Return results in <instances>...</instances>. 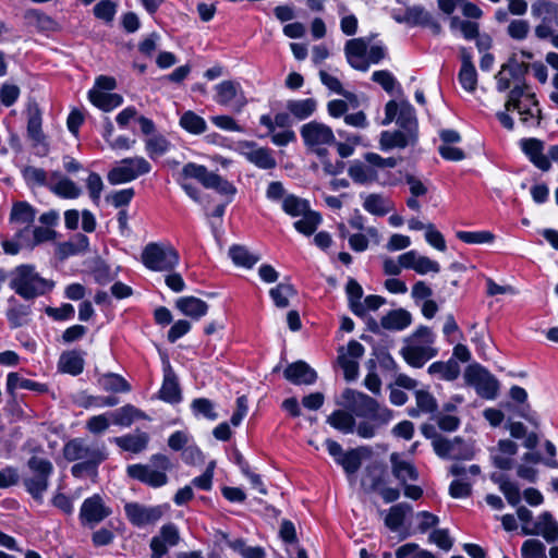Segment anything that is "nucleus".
Wrapping results in <instances>:
<instances>
[{
  "instance_id": "49",
  "label": "nucleus",
  "mask_w": 558,
  "mask_h": 558,
  "mask_svg": "<svg viewBox=\"0 0 558 558\" xmlns=\"http://www.w3.org/2000/svg\"><path fill=\"white\" fill-rule=\"evenodd\" d=\"M296 294V290L289 282H280L269 290V295L275 305L279 308H286L290 305L289 299Z\"/></svg>"
},
{
  "instance_id": "50",
  "label": "nucleus",
  "mask_w": 558,
  "mask_h": 558,
  "mask_svg": "<svg viewBox=\"0 0 558 558\" xmlns=\"http://www.w3.org/2000/svg\"><path fill=\"white\" fill-rule=\"evenodd\" d=\"M322 222V216L314 210H310L301 219L293 223L295 230L304 235H312Z\"/></svg>"
},
{
  "instance_id": "19",
  "label": "nucleus",
  "mask_w": 558,
  "mask_h": 558,
  "mask_svg": "<svg viewBox=\"0 0 558 558\" xmlns=\"http://www.w3.org/2000/svg\"><path fill=\"white\" fill-rule=\"evenodd\" d=\"M128 520L137 527L155 524L163 512L160 506H144L138 502H128L124 506Z\"/></svg>"
},
{
  "instance_id": "39",
  "label": "nucleus",
  "mask_w": 558,
  "mask_h": 558,
  "mask_svg": "<svg viewBox=\"0 0 558 558\" xmlns=\"http://www.w3.org/2000/svg\"><path fill=\"white\" fill-rule=\"evenodd\" d=\"M397 124L402 131L413 133V136L417 138V119L415 117L414 108L408 101L400 104Z\"/></svg>"
},
{
  "instance_id": "22",
  "label": "nucleus",
  "mask_w": 558,
  "mask_h": 558,
  "mask_svg": "<svg viewBox=\"0 0 558 558\" xmlns=\"http://www.w3.org/2000/svg\"><path fill=\"white\" fill-rule=\"evenodd\" d=\"M524 535H541L547 543H555L558 539V522L548 511L538 515L533 526H522Z\"/></svg>"
},
{
  "instance_id": "11",
  "label": "nucleus",
  "mask_w": 558,
  "mask_h": 558,
  "mask_svg": "<svg viewBox=\"0 0 558 558\" xmlns=\"http://www.w3.org/2000/svg\"><path fill=\"white\" fill-rule=\"evenodd\" d=\"M151 165L144 157L124 158L107 175L112 185L123 184L149 173Z\"/></svg>"
},
{
  "instance_id": "5",
  "label": "nucleus",
  "mask_w": 558,
  "mask_h": 558,
  "mask_svg": "<svg viewBox=\"0 0 558 558\" xmlns=\"http://www.w3.org/2000/svg\"><path fill=\"white\" fill-rule=\"evenodd\" d=\"M54 283L43 278L33 265H20L9 274V287L26 301L50 292Z\"/></svg>"
},
{
  "instance_id": "13",
  "label": "nucleus",
  "mask_w": 558,
  "mask_h": 558,
  "mask_svg": "<svg viewBox=\"0 0 558 558\" xmlns=\"http://www.w3.org/2000/svg\"><path fill=\"white\" fill-rule=\"evenodd\" d=\"M215 90L214 100L218 105L231 108L234 112H241L247 104L243 88L236 81H222L215 86Z\"/></svg>"
},
{
  "instance_id": "48",
  "label": "nucleus",
  "mask_w": 558,
  "mask_h": 558,
  "mask_svg": "<svg viewBox=\"0 0 558 558\" xmlns=\"http://www.w3.org/2000/svg\"><path fill=\"white\" fill-rule=\"evenodd\" d=\"M281 206L282 210L291 217H301L311 210L308 201L294 194H287Z\"/></svg>"
},
{
  "instance_id": "55",
  "label": "nucleus",
  "mask_w": 558,
  "mask_h": 558,
  "mask_svg": "<svg viewBox=\"0 0 558 558\" xmlns=\"http://www.w3.org/2000/svg\"><path fill=\"white\" fill-rule=\"evenodd\" d=\"M89 240L85 234L77 233L70 241L61 244L60 251L64 256L76 255L88 250Z\"/></svg>"
},
{
  "instance_id": "54",
  "label": "nucleus",
  "mask_w": 558,
  "mask_h": 558,
  "mask_svg": "<svg viewBox=\"0 0 558 558\" xmlns=\"http://www.w3.org/2000/svg\"><path fill=\"white\" fill-rule=\"evenodd\" d=\"M364 209L376 216H384L390 210V202L379 194H368L364 198Z\"/></svg>"
},
{
  "instance_id": "44",
  "label": "nucleus",
  "mask_w": 558,
  "mask_h": 558,
  "mask_svg": "<svg viewBox=\"0 0 558 558\" xmlns=\"http://www.w3.org/2000/svg\"><path fill=\"white\" fill-rule=\"evenodd\" d=\"M27 134L36 143H41L44 134L41 131V112L36 104L27 108Z\"/></svg>"
},
{
  "instance_id": "51",
  "label": "nucleus",
  "mask_w": 558,
  "mask_h": 558,
  "mask_svg": "<svg viewBox=\"0 0 558 558\" xmlns=\"http://www.w3.org/2000/svg\"><path fill=\"white\" fill-rule=\"evenodd\" d=\"M350 310L359 317H363V306H362V296H363V289L361 284L354 280L350 279L347 283L345 288Z\"/></svg>"
},
{
  "instance_id": "28",
  "label": "nucleus",
  "mask_w": 558,
  "mask_h": 558,
  "mask_svg": "<svg viewBox=\"0 0 558 558\" xmlns=\"http://www.w3.org/2000/svg\"><path fill=\"white\" fill-rule=\"evenodd\" d=\"M417 138L413 136V133H407L402 130L395 132L384 131L380 134V148L383 150H389L392 148H404L409 145H414Z\"/></svg>"
},
{
  "instance_id": "56",
  "label": "nucleus",
  "mask_w": 558,
  "mask_h": 558,
  "mask_svg": "<svg viewBox=\"0 0 558 558\" xmlns=\"http://www.w3.org/2000/svg\"><path fill=\"white\" fill-rule=\"evenodd\" d=\"M191 410L195 416H203L209 421L218 418L214 402L207 398L194 399L191 403Z\"/></svg>"
},
{
  "instance_id": "27",
  "label": "nucleus",
  "mask_w": 558,
  "mask_h": 558,
  "mask_svg": "<svg viewBox=\"0 0 558 558\" xmlns=\"http://www.w3.org/2000/svg\"><path fill=\"white\" fill-rule=\"evenodd\" d=\"M7 318L11 328L25 326L31 320V305L20 303L14 296L8 300Z\"/></svg>"
},
{
  "instance_id": "35",
  "label": "nucleus",
  "mask_w": 558,
  "mask_h": 558,
  "mask_svg": "<svg viewBox=\"0 0 558 558\" xmlns=\"http://www.w3.org/2000/svg\"><path fill=\"white\" fill-rule=\"evenodd\" d=\"M327 423L343 434L356 432V421L354 415L345 410H336L328 417Z\"/></svg>"
},
{
  "instance_id": "29",
  "label": "nucleus",
  "mask_w": 558,
  "mask_h": 558,
  "mask_svg": "<svg viewBox=\"0 0 558 558\" xmlns=\"http://www.w3.org/2000/svg\"><path fill=\"white\" fill-rule=\"evenodd\" d=\"M113 441L124 451L140 453L147 448L149 435L145 432L136 430L133 434L114 437Z\"/></svg>"
},
{
  "instance_id": "43",
  "label": "nucleus",
  "mask_w": 558,
  "mask_h": 558,
  "mask_svg": "<svg viewBox=\"0 0 558 558\" xmlns=\"http://www.w3.org/2000/svg\"><path fill=\"white\" fill-rule=\"evenodd\" d=\"M350 178L359 184H367L377 180V171L361 161H354L348 169Z\"/></svg>"
},
{
  "instance_id": "8",
  "label": "nucleus",
  "mask_w": 558,
  "mask_h": 558,
  "mask_svg": "<svg viewBox=\"0 0 558 558\" xmlns=\"http://www.w3.org/2000/svg\"><path fill=\"white\" fill-rule=\"evenodd\" d=\"M171 469V462L165 454H154L146 464L136 463L126 468V474L149 487L158 488L168 483L167 472Z\"/></svg>"
},
{
  "instance_id": "42",
  "label": "nucleus",
  "mask_w": 558,
  "mask_h": 558,
  "mask_svg": "<svg viewBox=\"0 0 558 558\" xmlns=\"http://www.w3.org/2000/svg\"><path fill=\"white\" fill-rule=\"evenodd\" d=\"M98 385L104 391L107 392H129L131 390L130 384L119 374L107 373L98 378Z\"/></svg>"
},
{
  "instance_id": "61",
  "label": "nucleus",
  "mask_w": 558,
  "mask_h": 558,
  "mask_svg": "<svg viewBox=\"0 0 558 558\" xmlns=\"http://www.w3.org/2000/svg\"><path fill=\"white\" fill-rule=\"evenodd\" d=\"M523 558H547L546 546L536 538L526 539L521 547Z\"/></svg>"
},
{
  "instance_id": "18",
  "label": "nucleus",
  "mask_w": 558,
  "mask_h": 558,
  "mask_svg": "<svg viewBox=\"0 0 558 558\" xmlns=\"http://www.w3.org/2000/svg\"><path fill=\"white\" fill-rule=\"evenodd\" d=\"M434 451L439 458L452 460H471L474 456L473 449L460 437L436 439Z\"/></svg>"
},
{
  "instance_id": "37",
  "label": "nucleus",
  "mask_w": 558,
  "mask_h": 558,
  "mask_svg": "<svg viewBox=\"0 0 558 558\" xmlns=\"http://www.w3.org/2000/svg\"><path fill=\"white\" fill-rule=\"evenodd\" d=\"M112 423L119 426H130L136 420H146L147 415L132 404H125L110 413Z\"/></svg>"
},
{
  "instance_id": "25",
  "label": "nucleus",
  "mask_w": 558,
  "mask_h": 558,
  "mask_svg": "<svg viewBox=\"0 0 558 558\" xmlns=\"http://www.w3.org/2000/svg\"><path fill=\"white\" fill-rule=\"evenodd\" d=\"M390 463L392 474L401 486L405 485L408 481L416 482L418 480V471L414 464L401 459L398 453L390 454Z\"/></svg>"
},
{
  "instance_id": "9",
  "label": "nucleus",
  "mask_w": 558,
  "mask_h": 558,
  "mask_svg": "<svg viewBox=\"0 0 558 558\" xmlns=\"http://www.w3.org/2000/svg\"><path fill=\"white\" fill-rule=\"evenodd\" d=\"M142 263L153 271H172L179 264L180 256L170 244L148 243L142 252Z\"/></svg>"
},
{
  "instance_id": "32",
  "label": "nucleus",
  "mask_w": 558,
  "mask_h": 558,
  "mask_svg": "<svg viewBox=\"0 0 558 558\" xmlns=\"http://www.w3.org/2000/svg\"><path fill=\"white\" fill-rule=\"evenodd\" d=\"M531 14L534 19L558 27V3L548 0H536L531 5Z\"/></svg>"
},
{
  "instance_id": "60",
  "label": "nucleus",
  "mask_w": 558,
  "mask_h": 558,
  "mask_svg": "<svg viewBox=\"0 0 558 558\" xmlns=\"http://www.w3.org/2000/svg\"><path fill=\"white\" fill-rule=\"evenodd\" d=\"M429 12L421 5L408 7L405 9V24L409 26H423L428 22Z\"/></svg>"
},
{
  "instance_id": "10",
  "label": "nucleus",
  "mask_w": 558,
  "mask_h": 558,
  "mask_svg": "<svg viewBox=\"0 0 558 558\" xmlns=\"http://www.w3.org/2000/svg\"><path fill=\"white\" fill-rule=\"evenodd\" d=\"M300 134L305 146L314 150L319 156L326 154L327 150L325 146L336 143L332 129L329 125L315 120L303 124L300 129Z\"/></svg>"
},
{
  "instance_id": "12",
  "label": "nucleus",
  "mask_w": 558,
  "mask_h": 558,
  "mask_svg": "<svg viewBox=\"0 0 558 558\" xmlns=\"http://www.w3.org/2000/svg\"><path fill=\"white\" fill-rule=\"evenodd\" d=\"M468 385L473 386L478 396L485 399H495L498 393V380L483 366L469 365L464 372Z\"/></svg>"
},
{
  "instance_id": "63",
  "label": "nucleus",
  "mask_w": 558,
  "mask_h": 558,
  "mask_svg": "<svg viewBox=\"0 0 558 558\" xmlns=\"http://www.w3.org/2000/svg\"><path fill=\"white\" fill-rule=\"evenodd\" d=\"M86 187L92 202L98 206L104 190V182L101 177L96 172H90L86 179Z\"/></svg>"
},
{
  "instance_id": "20",
  "label": "nucleus",
  "mask_w": 558,
  "mask_h": 558,
  "mask_svg": "<svg viewBox=\"0 0 558 558\" xmlns=\"http://www.w3.org/2000/svg\"><path fill=\"white\" fill-rule=\"evenodd\" d=\"M371 41V38L360 37L350 39L345 43V58L348 63L353 69L362 72H366L368 70V60L366 59V52Z\"/></svg>"
},
{
  "instance_id": "15",
  "label": "nucleus",
  "mask_w": 558,
  "mask_h": 558,
  "mask_svg": "<svg viewBox=\"0 0 558 558\" xmlns=\"http://www.w3.org/2000/svg\"><path fill=\"white\" fill-rule=\"evenodd\" d=\"M111 513V508L106 505L102 497L95 494L83 501L80 509V521L83 526L94 529Z\"/></svg>"
},
{
  "instance_id": "31",
  "label": "nucleus",
  "mask_w": 558,
  "mask_h": 558,
  "mask_svg": "<svg viewBox=\"0 0 558 558\" xmlns=\"http://www.w3.org/2000/svg\"><path fill=\"white\" fill-rule=\"evenodd\" d=\"M177 308L185 316L198 320L208 312V304L195 296H183L177 300Z\"/></svg>"
},
{
  "instance_id": "16",
  "label": "nucleus",
  "mask_w": 558,
  "mask_h": 558,
  "mask_svg": "<svg viewBox=\"0 0 558 558\" xmlns=\"http://www.w3.org/2000/svg\"><path fill=\"white\" fill-rule=\"evenodd\" d=\"M364 351V347L356 340H351L349 341L347 348L341 347L339 349L338 363L343 369L345 380L352 381L357 378V360L363 356Z\"/></svg>"
},
{
  "instance_id": "53",
  "label": "nucleus",
  "mask_w": 558,
  "mask_h": 558,
  "mask_svg": "<svg viewBox=\"0 0 558 558\" xmlns=\"http://www.w3.org/2000/svg\"><path fill=\"white\" fill-rule=\"evenodd\" d=\"M319 77L322 83L331 92L342 95L350 102H354L353 107L357 106L356 96L350 92H345L342 87L341 82L333 75L329 74L325 70L319 71Z\"/></svg>"
},
{
  "instance_id": "45",
  "label": "nucleus",
  "mask_w": 558,
  "mask_h": 558,
  "mask_svg": "<svg viewBox=\"0 0 558 558\" xmlns=\"http://www.w3.org/2000/svg\"><path fill=\"white\" fill-rule=\"evenodd\" d=\"M170 148V141L162 134H154L145 140V150L153 160L163 156Z\"/></svg>"
},
{
  "instance_id": "34",
  "label": "nucleus",
  "mask_w": 558,
  "mask_h": 558,
  "mask_svg": "<svg viewBox=\"0 0 558 558\" xmlns=\"http://www.w3.org/2000/svg\"><path fill=\"white\" fill-rule=\"evenodd\" d=\"M159 397L169 403H178L181 400V390L178 378L171 367H168L165 371L163 381L159 390Z\"/></svg>"
},
{
  "instance_id": "62",
  "label": "nucleus",
  "mask_w": 558,
  "mask_h": 558,
  "mask_svg": "<svg viewBox=\"0 0 558 558\" xmlns=\"http://www.w3.org/2000/svg\"><path fill=\"white\" fill-rule=\"evenodd\" d=\"M458 80L463 89L469 93L475 92L477 86V72L475 66H461Z\"/></svg>"
},
{
  "instance_id": "1",
  "label": "nucleus",
  "mask_w": 558,
  "mask_h": 558,
  "mask_svg": "<svg viewBox=\"0 0 558 558\" xmlns=\"http://www.w3.org/2000/svg\"><path fill=\"white\" fill-rule=\"evenodd\" d=\"M339 402L350 411L354 417L364 418L356 427V434L365 439L373 438L379 429L387 426L393 420V411L368 395L347 388Z\"/></svg>"
},
{
  "instance_id": "59",
  "label": "nucleus",
  "mask_w": 558,
  "mask_h": 558,
  "mask_svg": "<svg viewBox=\"0 0 558 558\" xmlns=\"http://www.w3.org/2000/svg\"><path fill=\"white\" fill-rule=\"evenodd\" d=\"M337 463L343 468L347 474H355L362 464L361 454L356 449H351L344 452Z\"/></svg>"
},
{
  "instance_id": "58",
  "label": "nucleus",
  "mask_w": 558,
  "mask_h": 558,
  "mask_svg": "<svg viewBox=\"0 0 558 558\" xmlns=\"http://www.w3.org/2000/svg\"><path fill=\"white\" fill-rule=\"evenodd\" d=\"M456 235L468 244L492 243L495 239L490 231H458Z\"/></svg>"
},
{
  "instance_id": "4",
  "label": "nucleus",
  "mask_w": 558,
  "mask_h": 558,
  "mask_svg": "<svg viewBox=\"0 0 558 558\" xmlns=\"http://www.w3.org/2000/svg\"><path fill=\"white\" fill-rule=\"evenodd\" d=\"M435 341L436 335L433 330L427 326L421 325L410 336L404 338L400 355L411 367L422 368L438 354Z\"/></svg>"
},
{
  "instance_id": "2",
  "label": "nucleus",
  "mask_w": 558,
  "mask_h": 558,
  "mask_svg": "<svg viewBox=\"0 0 558 558\" xmlns=\"http://www.w3.org/2000/svg\"><path fill=\"white\" fill-rule=\"evenodd\" d=\"M63 457L69 462H76L71 468V474L76 478L94 477L99 465L107 459L104 442H90L85 438L76 437L64 444Z\"/></svg>"
},
{
  "instance_id": "26",
  "label": "nucleus",
  "mask_w": 558,
  "mask_h": 558,
  "mask_svg": "<svg viewBox=\"0 0 558 558\" xmlns=\"http://www.w3.org/2000/svg\"><path fill=\"white\" fill-rule=\"evenodd\" d=\"M47 187L62 198H77L82 194L81 187L71 179L53 173Z\"/></svg>"
},
{
  "instance_id": "40",
  "label": "nucleus",
  "mask_w": 558,
  "mask_h": 558,
  "mask_svg": "<svg viewBox=\"0 0 558 558\" xmlns=\"http://www.w3.org/2000/svg\"><path fill=\"white\" fill-rule=\"evenodd\" d=\"M412 512L411 505L407 502H399L388 510L387 515L385 517V525L392 532L398 531L403 522L405 517Z\"/></svg>"
},
{
  "instance_id": "36",
  "label": "nucleus",
  "mask_w": 558,
  "mask_h": 558,
  "mask_svg": "<svg viewBox=\"0 0 558 558\" xmlns=\"http://www.w3.org/2000/svg\"><path fill=\"white\" fill-rule=\"evenodd\" d=\"M288 112L298 120H305L317 110V100L314 98L291 99L286 104Z\"/></svg>"
},
{
  "instance_id": "57",
  "label": "nucleus",
  "mask_w": 558,
  "mask_h": 558,
  "mask_svg": "<svg viewBox=\"0 0 558 558\" xmlns=\"http://www.w3.org/2000/svg\"><path fill=\"white\" fill-rule=\"evenodd\" d=\"M493 481L499 484V489L505 495L508 502L512 506H517L521 500V494L517 484L505 480L502 476L493 475Z\"/></svg>"
},
{
  "instance_id": "46",
  "label": "nucleus",
  "mask_w": 558,
  "mask_h": 558,
  "mask_svg": "<svg viewBox=\"0 0 558 558\" xmlns=\"http://www.w3.org/2000/svg\"><path fill=\"white\" fill-rule=\"evenodd\" d=\"M229 256L236 266L252 268L259 259L260 256L251 253L243 245H232L229 248Z\"/></svg>"
},
{
  "instance_id": "21",
  "label": "nucleus",
  "mask_w": 558,
  "mask_h": 558,
  "mask_svg": "<svg viewBox=\"0 0 558 558\" xmlns=\"http://www.w3.org/2000/svg\"><path fill=\"white\" fill-rule=\"evenodd\" d=\"M529 70V65L523 62H518L514 58H511L507 63L501 65L500 71L495 75L497 81V90L506 92L511 86V81H517L518 84H522L524 75Z\"/></svg>"
},
{
  "instance_id": "7",
  "label": "nucleus",
  "mask_w": 558,
  "mask_h": 558,
  "mask_svg": "<svg viewBox=\"0 0 558 558\" xmlns=\"http://www.w3.org/2000/svg\"><path fill=\"white\" fill-rule=\"evenodd\" d=\"M26 465L29 474L24 476L23 486L37 502L41 504L49 488L54 466L49 459L40 456H32Z\"/></svg>"
},
{
  "instance_id": "23",
  "label": "nucleus",
  "mask_w": 558,
  "mask_h": 558,
  "mask_svg": "<svg viewBox=\"0 0 558 558\" xmlns=\"http://www.w3.org/2000/svg\"><path fill=\"white\" fill-rule=\"evenodd\" d=\"M520 147L529 160L539 170L548 171L551 168V163L544 154L545 145L543 141L535 137L522 138Z\"/></svg>"
},
{
  "instance_id": "6",
  "label": "nucleus",
  "mask_w": 558,
  "mask_h": 558,
  "mask_svg": "<svg viewBox=\"0 0 558 558\" xmlns=\"http://www.w3.org/2000/svg\"><path fill=\"white\" fill-rule=\"evenodd\" d=\"M507 111H517L520 121L527 128H536L542 122V109L536 95L526 84H515L508 93L505 104Z\"/></svg>"
},
{
  "instance_id": "17",
  "label": "nucleus",
  "mask_w": 558,
  "mask_h": 558,
  "mask_svg": "<svg viewBox=\"0 0 558 558\" xmlns=\"http://www.w3.org/2000/svg\"><path fill=\"white\" fill-rule=\"evenodd\" d=\"M180 539V532L174 523L163 524L158 534L150 539V558H162L168 554L169 548L179 544Z\"/></svg>"
},
{
  "instance_id": "52",
  "label": "nucleus",
  "mask_w": 558,
  "mask_h": 558,
  "mask_svg": "<svg viewBox=\"0 0 558 558\" xmlns=\"http://www.w3.org/2000/svg\"><path fill=\"white\" fill-rule=\"evenodd\" d=\"M35 219L34 208L26 202H16L11 210L10 220L11 222L29 225Z\"/></svg>"
},
{
  "instance_id": "3",
  "label": "nucleus",
  "mask_w": 558,
  "mask_h": 558,
  "mask_svg": "<svg viewBox=\"0 0 558 558\" xmlns=\"http://www.w3.org/2000/svg\"><path fill=\"white\" fill-rule=\"evenodd\" d=\"M187 179H195L205 189L215 190L222 195L233 196L236 192L235 186L231 182L209 171L205 166L187 162L183 166L178 182L184 192L195 202L199 201V190L193 184L186 183L185 181Z\"/></svg>"
},
{
  "instance_id": "14",
  "label": "nucleus",
  "mask_w": 558,
  "mask_h": 558,
  "mask_svg": "<svg viewBox=\"0 0 558 558\" xmlns=\"http://www.w3.org/2000/svg\"><path fill=\"white\" fill-rule=\"evenodd\" d=\"M235 150L259 169L270 170L277 166L274 151L268 147L259 146L254 141H239Z\"/></svg>"
},
{
  "instance_id": "30",
  "label": "nucleus",
  "mask_w": 558,
  "mask_h": 558,
  "mask_svg": "<svg viewBox=\"0 0 558 558\" xmlns=\"http://www.w3.org/2000/svg\"><path fill=\"white\" fill-rule=\"evenodd\" d=\"M412 324V315L404 308L389 311L380 319L384 329L390 331H401Z\"/></svg>"
},
{
  "instance_id": "47",
  "label": "nucleus",
  "mask_w": 558,
  "mask_h": 558,
  "mask_svg": "<svg viewBox=\"0 0 558 558\" xmlns=\"http://www.w3.org/2000/svg\"><path fill=\"white\" fill-rule=\"evenodd\" d=\"M179 124L183 130L194 135L203 134L207 130V123L204 118L191 110L185 111L181 116Z\"/></svg>"
},
{
  "instance_id": "41",
  "label": "nucleus",
  "mask_w": 558,
  "mask_h": 558,
  "mask_svg": "<svg viewBox=\"0 0 558 558\" xmlns=\"http://www.w3.org/2000/svg\"><path fill=\"white\" fill-rule=\"evenodd\" d=\"M88 96L92 104L104 111H111L123 102V98L119 94L102 90H90Z\"/></svg>"
},
{
  "instance_id": "33",
  "label": "nucleus",
  "mask_w": 558,
  "mask_h": 558,
  "mask_svg": "<svg viewBox=\"0 0 558 558\" xmlns=\"http://www.w3.org/2000/svg\"><path fill=\"white\" fill-rule=\"evenodd\" d=\"M427 372L430 376H434L440 380L452 381L460 375V366L454 359H449L446 362L437 361L432 363Z\"/></svg>"
},
{
  "instance_id": "24",
  "label": "nucleus",
  "mask_w": 558,
  "mask_h": 558,
  "mask_svg": "<svg viewBox=\"0 0 558 558\" xmlns=\"http://www.w3.org/2000/svg\"><path fill=\"white\" fill-rule=\"evenodd\" d=\"M283 375L287 380L294 385H312L317 378L316 372L303 361L288 365Z\"/></svg>"
},
{
  "instance_id": "64",
  "label": "nucleus",
  "mask_w": 558,
  "mask_h": 558,
  "mask_svg": "<svg viewBox=\"0 0 558 558\" xmlns=\"http://www.w3.org/2000/svg\"><path fill=\"white\" fill-rule=\"evenodd\" d=\"M417 548L418 546L414 543L402 545L396 550V558H436L430 551L417 550Z\"/></svg>"
},
{
  "instance_id": "38",
  "label": "nucleus",
  "mask_w": 558,
  "mask_h": 558,
  "mask_svg": "<svg viewBox=\"0 0 558 558\" xmlns=\"http://www.w3.org/2000/svg\"><path fill=\"white\" fill-rule=\"evenodd\" d=\"M58 368L62 373L72 376L80 375L84 369V359L77 351L63 352L58 362Z\"/></svg>"
}]
</instances>
